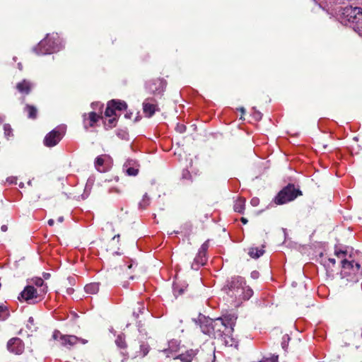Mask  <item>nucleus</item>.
I'll return each mask as SVG.
<instances>
[{
	"instance_id": "1",
	"label": "nucleus",
	"mask_w": 362,
	"mask_h": 362,
	"mask_svg": "<svg viewBox=\"0 0 362 362\" xmlns=\"http://www.w3.org/2000/svg\"><path fill=\"white\" fill-rule=\"evenodd\" d=\"M223 291L237 305L250 299L253 294L252 288L246 285L244 278L241 276H234L228 280Z\"/></svg>"
},
{
	"instance_id": "2",
	"label": "nucleus",
	"mask_w": 362,
	"mask_h": 362,
	"mask_svg": "<svg viewBox=\"0 0 362 362\" xmlns=\"http://www.w3.org/2000/svg\"><path fill=\"white\" fill-rule=\"evenodd\" d=\"M334 254L341 260V276L347 281L356 283L362 279V265L352 259L351 255L346 257V252L335 249Z\"/></svg>"
},
{
	"instance_id": "3",
	"label": "nucleus",
	"mask_w": 362,
	"mask_h": 362,
	"mask_svg": "<svg viewBox=\"0 0 362 362\" xmlns=\"http://www.w3.org/2000/svg\"><path fill=\"white\" fill-rule=\"evenodd\" d=\"M236 319L237 317L233 314L226 315L214 319L211 337L220 339L226 344H228L229 339H232L230 335L233 332Z\"/></svg>"
},
{
	"instance_id": "4",
	"label": "nucleus",
	"mask_w": 362,
	"mask_h": 362,
	"mask_svg": "<svg viewBox=\"0 0 362 362\" xmlns=\"http://www.w3.org/2000/svg\"><path fill=\"white\" fill-rule=\"evenodd\" d=\"M63 47L62 40L59 35L52 33L47 34L46 37L42 40L37 47L33 48V50L38 55H44L58 52Z\"/></svg>"
},
{
	"instance_id": "5",
	"label": "nucleus",
	"mask_w": 362,
	"mask_h": 362,
	"mask_svg": "<svg viewBox=\"0 0 362 362\" xmlns=\"http://www.w3.org/2000/svg\"><path fill=\"white\" fill-rule=\"evenodd\" d=\"M63 47L62 40L59 35L52 33L47 34L46 37L42 40L37 47L33 48V50L38 55H44L58 52Z\"/></svg>"
},
{
	"instance_id": "6",
	"label": "nucleus",
	"mask_w": 362,
	"mask_h": 362,
	"mask_svg": "<svg viewBox=\"0 0 362 362\" xmlns=\"http://www.w3.org/2000/svg\"><path fill=\"white\" fill-rule=\"evenodd\" d=\"M342 21L347 22L356 33L362 36V8L346 6L341 13Z\"/></svg>"
},
{
	"instance_id": "7",
	"label": "nucleus",
	"mask_w": 362,
	"mask_h": 362,
	"mask_svg": "<svg viewBox=\"0 0 362 362\" xmlns=\"http://www.w3.org/2000/svg\"><path fill=\"white\" fill-rule=\"evenodd\" d=\"M52 338L58 341L61 346L67 349H71L78 343L86 344L88 342L86 339L78 338L75 335L63 334L59 330H54Z\"/></svg>"
},
{
	"instance_id": "8",
	"label": "nucleus",
	"mask_w": 362,
	"mask_h": 362,
	"mask_svg": "<svg viewBox=\"0 0 362 362\" xmlns=\"http://www.w3.org/2000/svg\"><path fill=\"white\" fill-rule=\"evenodd\" d=\"M300 194L301 192L296 189L293 185L289 184L279 192L274 202L276 204H284L294 200Z\"/></svg>"
},
{
	"instance_id": "9",
	"label": "nucleus",
	"mask_w": 362,
	"mask_h": 362,
	"mask_svg": "<svg viewBox=\"0 0 362 362\" xmlns=\"http://www.w3.org/2000/svg\"><path fill=\"white\" fill-rule=\"evenodd\" d=\"M66 131L64 125L58 126L46 135L44 144L46 146L52 147L56 146L62 139Z\"/></svg>"
},
{
	"instance_id": "10",
	"label": "nucleus",
	"mask_w": 362,
	"mask_h": 362,
	"mask_svg": "<svg viewBox=\"0 0 362 362\" xmlns=\"http://www.w3.org/2000/svg\"><path fill=\"white\" fill-rule=\"evenodd\" d=\"M209 247V240L205 241L199 249L198 253L194 259L192 263V269L194 270H198L202 266H204L207 260L208 257L206 252Z\"/></svg>"
},
{
	"instance_id": "11",
	"label": "nucleus",
	"mask_w": 362,
	"mask_h": 362,
	"mask_svg": "<svg viewBox=\"0 0 362 362\" xmlns=\"http://www.w3.org/2000/svg\"><path fill=\"white\" fill-rule=\"evenodd\" d=\"M166 83L163 79L157 78L149 81L146 84V90L154 95L161 94L165 88Z\"/></svg>"
},
{
	"instance_id": "12",
	"label": "nucleus",
	"mask_w": 362,
	"mask_h": 362,
	"mask_svg": "<svg viewBox=\"0 0 362 362\" xmlns=\"http://www.w3.org/2000/svg\"><path fill=\"white\" fill-rule=\"evenodd\" d=\"M143 111L146 117H152L156 111H158L156 100L153 98H146L143 103Z\"/></svg>"
},
{
	"instance_id": "13",
	"label": "nucleus",
	"mask_w": 362,
	"mask_h": 362,
	"mask_svg": "<svg viewBox=\"0 0 362 362\" xmlns=\"http://www.w3.org/2000/svg\"><path fill=\"white\" fill-rule=\"evenodd\" d=\"M8 350L15 354H21L24 350V344L20 338L14 337L7 343Z\"/></svg>"
},
{
	"instance_id": "14",
	"label": "nucleus",
	"mask_w": 362,
	"mask_h": 362,
	"mask_svg": "<svg viewBox=\"0 0 362 362\" xmlns=\"http://www.w3.org/2000/svg\"><path fill=\"white\" fill-rule=\"evenodd\" d=\"M199 321L200 322V328L202 332L204 334L211 337V332H213L214 320L209 317H206L204 315H199Z\"/></svg>"
},
{
	"instance_id": "15",
	"label": "nucleus",
	"mask_w": 362,
	"mask_h": 362,
	"mask_svg": "<svg viewBox=\"0 0 362 362\" xmlns=\"http://www.w3.org/2000/svg\"><path fill=\"white\" fill-rule=\"evenodd\" d=\"M37 291L32 286H27L23 291L21 292L18 299L20 300H24L26 302L30 303L31 300L37 298Z\"/></svg>"
},
{
	"instance_id": "16",
	"label": "nucleus",
	"mask_w": 362,
	"mask_h": 362,
	"mask_svg": "<svg viewBox=\"0 0 362 362\" xmlns=\"http://www.w3.org/2000/svg\"><path fill=\"white\" fill-rule=\"evenodd\" d=\"M198 349H189L174 357V359H180L182 362H192L197 355Z\"/></svg>"
},
{
	"instance_id": "17",
	"label": "nucleus",
	"mask_w": 362,
	"mask_h": 362,
	"mask_svg": "<svg viewBox=\"0 0 362 362\" xmlns=\"http://www.w3.org/2000/svg\"><path fill=\"white\" fill-rule=\"evenodd\" d=\"M100 116L96 114L95 112H91L88 114V118H86V115H83V122L84 127L86 129H88V126L93 127L94 124L98 121Z\"/></svg>"
},
{
	"instance_id": "18",
	"label": "nucleus",
	"mask_w": 362,
	"mask_h": 362,
	"mask_svg": "<svg viewBox=\"0 0 362 362\" xmlns=\"http://www.w3.org/2000/svg\"><path fill=\"white\" fill-rule=\"evenodd\" d=\"M32 88H33V84L27 80H23L21 82L17 83V85H16L17 90L21 93L25 94V95L29 94Z\"/></svg>"
},
{
	"instance_id": "19",
	"label": "nucleus",
	"mask_w": 362,
	"mask_h": 362,
	"mask_svg": "<svg viewBox=\"0 0 362 362\" xmlns=\"http://www.w3.org/2000/svg\"><path fill=\"white\" fill-rule=\"evenodd\" d=\"M180 343L177 340L173 339L169 341L168 348L163 350L167 354V356H170V354L177 351Z\"/></svg>"
},
{
	"instance_id": "20",
	"label": "nucleus",
	"mask_w": 362,
	"mask_h": 362,
	"mask_svg": "<svg viewBox=\"0 0 362 362\" xmlns=\"http://www.w3.org/2000/svg\"><path fill=\"white\" fill-rule=\"evenodd\" d=\"M33 282L36 286L40 288V293L45 294L47 292V286L45 284L42 279L37 277L33 279Z\"/></svg>"
},
{
	"instance_id": "21",
	"label": "nucleus",
	"mask_w": 362,
	"mask_h": 362,
	"mask_svg": "<svg viewBox=\"0 0 362 362\" xmlns=\"http://www.w3.org/2000/svg\"><path fill=\"white\" fill-rule=\"evenodd\" d=\"M84 290L88 294H95L99 291V284L94 282L86 284L84 287Z\"/></svg>"
},
{
	"instance_id": "22",
	"label": "nucleus",
	"mask_w": 362,
	"mask_h": 362,
	"mask_svg": "<svg viewBox=\"0 0 362 362\" xmlns=\"http://www.w3.org/2000/svg\"><path fill=\"white\" fill-rule=\"evenodd\" d=\"M245 199L239 198L234 204V210L236 212L243 214L245 210Z\"/></svg>"
},
{
	"instance_id": "23",
	"label": "nucleus",
	"mask_w": 362,
	"mask_h": 362,
	"mask_svg": "<svg viewBox=\"0 0 362 362\" xmlns=\"http://www.w3.org/2000/svg\"><path fill=\"white\" fill-rule=\"evenodd\" d=\"M264 252V250L262 248H258V247H251L249 250V255L252 258H259L260 256H262Z\"/></svg>"
},
{
	"instance_id": "24",
	"label": "nucleus",
	"mask_w": 362,
	"mask_h": 362,
	"mask_svg": "<svg viewBox=\"0 0 362 362\" xmlns=\"http://www.w3.org/2000/svg\"><path fill=\"white\" fill-rule=\"evenodd\" d=\"M112 104H113V107L115 110H125L127 107V105L124 101L112 100Z\"/></svg>"
},
{
	"instance_id": "25",
	"label": "nucleus",
	"mask_w": 362,
	"mask_h": 362,
	"mask_svg": "<svg viewBox=\"0 0 362 362\" xmlns=\"http://www.w3.org/2000/svg\"><path fill=\"white\" fill-rule=\"evenodd\" d=\"M113 104H112V101H110L107 103V106L106 107V110L105 111V115L107 117H112L114 115H116L115 113V109L113 107Z\"/></svg>"
},
{
	"instance_id": "26",
	"label": "nucleus",
	"mask_w": 362,
	"mask_h": 362,
	"mask_svg": "<svg viewBox=\"0 0 362 362\" xmlns=\"http://www.w3.org/2000/svg\"><path fill=\"white\" fill-rule=\"evenodd\" d=\"M25 110L28 112L29 118H31V119L36 118L37 109L34 106L27 105L25 106Z\"/></svg>"
},
{
	"instance_id": "27",
	"label": "nucleus",
	"mask_w": 362,
	"mask_h": 362,
	"mask_svg": "<svg viewBox=\"0 0 362 362\" xmlns=\"http://www.w3.org/2000/svg\"><path fill=\"white\" fill-rule=\"evenodd\" d=\"M150 204V198L147 193L144 194L141 201L139 204V206L141 209H145Z\"/></svg>"
},
{
	"instance_id": "28",
	"label": "nucleus",
	"mask_w": 362,
	"mask_h": 362,
	"mask_svg": "<svg viewBox=\"0 0 362 362\" xmlns=\"http://www.w3.org/2000/svg\"><path fill=\"white\" fill-rule=\"evenodd\" d=\"M106 157H107V156L102 155V156H99L96 158V159L95 160V166L98 170H99V171L103 170L100 169V167H102L103 165V163L105 161V158H106Z\"/></svg>"
},
{
	"instance_id": "29",
	"label": "nucleus",
	"mask_w": 362,
	"mask_h": 362,
	"mask_svg": "<svg viewBox=\"0 0 362 362\" xmlns=\"http://www.w3.org/2000/svg\"><path fill=\"white\" fill-rule=\"evenodd\" d=\"M123 170L129 176H136L139 172V166L123 168Z\"/></svg>"
},
{
	"instance_id": "30",
	"label": "nucleus",
	"mask_w": 362,
	"mask_h": 362,
	"mask_svg": "<svg viewBox=\"0 0 362 362\" xmlns=\"http://www.w3.org/2000/svg\"><path fill=\"white\" fill-rule=\"evenodd\" d=\"M145 310V305L144 303L139 302L137 303V306L136 308H134V310L133 312V315L138 317L141 313H143L144 310Z\"/></svg>"
},
{
	"instance_id": "31",
	"label": "nucleus",
	"mask_w": 362,
	"mask_h": 362,
	"mask_svg": "<svg viewBox=\"0 0 362 362\" xmlns=\"http://www.w3.org/2000/svg\"><path fill=\"white\" fill-rule=\"evenodd\" d=\"M115 344L120 349H124L127 346L124 337L122 334L117 336Z\"/></svg>"
},
{
	"instance_id": "32",
	"label": "nucleus",
	"mask_w": 362,
	"mask_h": 362,
	"mask_svg": "<svg viewBox=\"0 0 362 362\" xmlns=\"http://www.w3.org/2000/svg\"><path fill=\"white\" fill-rule=\"evenodd\" d=\"M8 315L7 308L3 305H0V320H4Z\"/></svg>"
},
{
	"instance_id": "33",
	"label": "nucleus",
	"mask_w": 362,
	"mask_h": 362,
	"mask_svg": "<svg viewBox=\"0 0 362 362\" xmlns=\"http://www.w3.org/2000/svg\"><path fill=\"white\" fill-rule=\"evenodd\" d=\"M139 166L137 161L134 159H127L123 165V168Z\"/></svg>"
},
{
	"instance_id": "34",
	"label": "nucleus",
	"mask_w": 362,
	"mask_h": 362,
	"mask_svg": "<svg viewBox=\"0 0 362 362\" xmlns=\"http://www.w3.org/2000/svg\"><path fill=\"white\" fill-rule=\"evenodd\" d=\"M140 351L142 353V356H145L148 354L149 351V346L146 344H141L140 345Z\"/></svg>"
},
{
	"instance_id": "35",
	"label": "nucleus",
	"mask_w": 362,
	"mask_h": 362,
	"mask_svg": "<svg viewBox=\"0 0 362 362\" xmlns=\"http://www.w3.org/2000/svg\"><path fill=\"white\" fill-rule=\"evenodd\" d=\"M289 339L290 338L288 335H284L283 337L281 346L284 349H285L287 347Z\"/></svg>"
},
{
	"instance_id": "36",
	"label": "nucleus",
	"mask_w": 362,
	"mask_h": 362,
	"mask_svg": "<svg viewBox=\"0 0 362 362\" xmlns=\"http://www.w3.org/2000/svg\"><path fill=\"white\" fill-rule=\"evenodd\" d=\"M4 130L6 136H9L11 135L12 129L9 124H4Z\"/></svg>"
},
{
	"instance_id": "37",
	"label": "nucleus",
	"mask_w": 362,
	"mask_h": 362,
	"mask_svg": "<svg viewBox=\"0 0 362 362\" xmlns=\"http://www.w3.org/2000/svg\"><path fill=\"white\" fill-rule=\"evenodd\" d=\"M117 135L122 139H126L127 137V134L125 131L123 130H117Z\"/></svg>"
},
{
	"instance_id": "38",
	"label": "nucleus",
	"mask_w": 362,
	"mask_h": 362,
	"mask_svg": "<svg viewBox=\"0 0 362 362\" xmlns=\"http://www.w3.org/2000/svg\"><path fill=\"white\" fill-rule=\"evenodd\" d=\"M175 129L179 133H184L186 130V127L184 124H178L176 126Z\"/></svg>"
},
{
	"instance_id": "39",
	"label": "nucleus",
	"mask_w": 362,
	"mask_h": 362,
	"mask_svg": "<svg viewBox=\"0 0 362 362\" xmlns=\"http://www.w3.org/2000/svg\"><path fill=\"white\" fill-rule=\"evenodd\" d=\"M190 173L188 170H183L182 173V177L185 180H190Z\"/></svg>"
},
{
	"instance_id": "40",
	"label": "nucleus",
	"mask_w": 362,
	"mask_h": 362,
	"mask_svg": "<svg viewBox=\"0 0 362 362\" xmlns=\"http://www.w3.org/2000/svg\"><path fill=\"white\" fill-rule=\"evenodd\" d=\"M6 182L9 184H17V177H9L6 179Z\"/></svg>"
},
{
	"instance_id": "41",
	"label": "nucleus",
	"mask_w": 362,
	"mask_h": 362,
	"mask_svg": "<svg viewBox=\"0 0 362 362\" xmlns=\"http://www.w3.org/2000/svg\"><path fill=\"white\" fill-rule=\"evenodd\" d=\"M250 204L253 206H257L259 205V199L257 198V197H253L251 200H250Z\"/></svg>"
},
{
	"instance_id": "42",
	"label": "nucleus",
	"mask_w": 362,
	"mask_h": 362,
	"mask_svg": "<svg viewBox=\"0 0 362 362\" xmlns=\"http://www.w3.org/2000/svg\"><path fill=\"white\" fill-rule=\"evenodd\" d=\"M254 116H255V119L257 120H259L262 118V115L259 112H255Z\"/></svg>"
},
{
	"instance_id": "43",
	"label": "nucleus",
	"mask_w": 362,
	"mask_h": 362,
	"mask_svg": "<svg viewBox=\"0 0 362 362\" xmlns=\"http://www.w3.org/2000/svg\"><path fill=\"white\" fill-rule=\"evenodd\" d=\"M44 279H48L50 277V274L44 272L42 274Z\"/></svg>"
},
{
	"instance_id": "44",
	"label": "nucleus",
	"mask_w": 362,
	"mask_h": 362,
	"mask_svg": "<svg viewBox=\"0 0 362 362\" xmlns=\"http://www.w3.org/2000/svg\"><path fill=\"white\" fill-rule=\"evenodd\" d=\"M132 115V112H127V113L125 114L124 117H125L127 119H131Z\"/></svg>"
},
{
	"instance_id": "45",
	"label": "nucleus",
	"mask_w": 362,
	"mask_h": 362,
	"mask_svg": "<svg viewBox=\"0 0 362 362\" xmlns=\"http://www.w3.org/2000/svg\"><path fill=\"white\" fill-rule=\"evenodd\" d=\"M47 223L49 226H52L54 223V221L53 219H49Z\"/></svg>"
},
{
	"instance_id": "46",
	"label": "nucleus",
	"mask_w": 362,
	"mask_h": 362,
	"mask_svg": "<svg viewBox=\"0 0 362 362\" xmlns=\"http://www.w3.org/2000/svg\"><path fill=\"white\" fill-rule=\"evenodd\" d=\"M115 120H116L115 118L113 117V118L109 119V122L112 125H114V123L115 122Z\"/></svg>"
},
{
	"instance_id": "47",
	"label": "nucleus",
	"mask_w": 362,
	"mask_h": 362,
	"mask_svg": "<svg viewBox=\"0 0 362 362\" xmlns=\"http://www.w3.org/2000/svg\"><path fill=\"white\" fill-rule=\"evenodd\" d=\"M1 230H2V231L5 232V231H6V230H7V226H5V225H3V226H1Z\"/></svg>"
},
{
	"instance_id": "48",
	"label": "nucleus",
	"mask_w": 362,
	"mask_h": 362,
	"mask_svg": "<svg viewBox=\"0 0 362 362\" xmlns=\"http://www.w3.org/2000/svg\"><path fill=\"white\" fill-rule=\"evenodd\" d=\"M58 222L59 223H62L64 221V217L63 216H59L57 219Z\"/></svg>"
},
{
	"instance_id": "49",
	"label": "nucleus",
	"mask_w": 362,
	"mask_h": 362,
	"mask_svg": "<svg viewBox=\"0 0 362 362\" xmlns=\"http://www.w3.org/2000/svg\"><path fill=\"white\" fill-rule=\"evenodd\" d=\"M241 221H242L244 224H245V223H247V220L245 218H243V217L241 218Z\"/></svg>"
},
{
	"instance_id": "50",
	"label": "nucleus",
	"mask_w": 362,
	"mask_h": 362,
	"mask_svg": "<svg viewBox=\"0 0 362 362\" xmlns=\"http://www.w3.org/2000/svg\"><path fill=\"white\" fill-rule=\"evenodd\" d=\"M329 261L332 264H335V259H333V258H329Z\"/></svg>"
},
{
	"instance_id": "51",
	"label": "nucleus",
	"mask_w": 362,
	"mask_h": 362,
	"mask_svg": "<svg viewBox=\"0 0 362 362\" xmlns=\"http://www.w3.org/2000/svg\"><path fill=\"white\" fill-rule=\"evenodd\" d=\"M73 291H74V289L71 288H69L67 289V293L69 294H71Z\"/></svg>"
},
{
	"instance_id": "52",
	"label": "nucleus",
	"mask_w": 362,
	"mask_h": 362,
	"mask_svg": "<svg viewBox=\"0 0 362 362\" xmlns=\"http://www.w3.org/2000/svg\"><path fill=\"white\" fill-rule=\"evenodd\" d=\"M257 272H252V276L253 278H256V277H257Z\"/></svg>"
},
{
	"instance_id": "53",
	"label": "nucleus",
	"mask_w": 362,
	"mask_h": 362,
	"mask_svg": "<svg viewBox=\"0 0 362 362\" xmlns=\"http://www.w3.org/2000/svg\"><path fill=\"white\" fill-rule=\"evenodd\" d=\"M33 321H34L33 317H30L29 319H28V322H30V323H33Z\"/></svg>"
},
{
	"instance_id": "54",
	"label": "nucleus",
	"mask_w": 362,
	"mask_h": 362,
	"mask_svg": "<svg viewBox=\"0 0 362 362\" xmlns=\"http://www.w3.org/2000/svg\"><path fill=\"white\" fill-rule=\"evenodd\" d=\"M4 120V117L0 115V124L2 123Z\"/></svg>"
},
{
	"instance_id": "55",
	"label": "nucleus",
	"mask_w": 362,
	"mask_h": 362,
	"mask_svg": "<svg viewBox=\"0 0 362 362\" xmlns=\"http://www.w3.org/2000/svg\"><path fill=\"white\" fill-rule=\"evenodd\" d=\"M240 112H241L243 114H244V113H245V108H244V107H240Z\"/></svg>"
},
{
	"instance_id": "56",
	"label": "nucleus",
	"mask_w": 362,
	"mask_h": 362,
	"mask_svg": "<svg viewBox=\"0 0 362 362\" xmlns=\"http://www.w3.org/2000/svg\"><path fill=\"white\" fill-rule=\"evenodd\" d=\"M18 69H19L20 70H22V64H21V63H18Z\"/></svg>"
},
{
	"instance_id": "57",
	"label": "nucleus",
	"mask_w": 362,
	"mask_h": 362,
	"mask_svg": "<svg viewBox=\"0 0 362 362\" xmlns=\"http://www.w3.org/2000/svg\"><path fill=\"white\" fill-rule=\"evenodd\" d=\"M18 185H19V187L21 188H23L24 187V183L23 182H20Z\"/></svg>"
},
{
	"instance_id": "58",
	"label": "nucleus",
	"mask_w": 362,
	"mask_h": 362,
	"mask_svg": "<svg viewBox=\"0 0 362 362\" xmlns=\"http://www.w3.org/2000/svg\"><path fill=\"white\" fill-rule=\"evenodd\" d=\"M119 237V235H115V236L113 238V239H115V238H118Z\"/></svg>"
},
{
	"instance_id": "59",
	"label": "nucleus",
	"mask_w": 362,
	"mask_h": 362,
	"mask_svg": "<svg viewBox=\"0 0 362 362\" xmlns=\"http://www.w3.org/2000/svg\"><path fill=\"white\" fill-rule=\"evenodd\" d=\"M183 293V290H182V289L180 290V291H179V294H181V293Z\"/></svg>"
},
{
	"instance_id": "60",
	"label": "nucleus",
	"mask_w": 362,
	"mask_h": 362,
	"mask_svg": "<svg viewBox=\"0 0 362 362\" xmlns=\"http://www.w3.org/2000/svg\"><path fill=\"white\" fill-rule=\"evenodd\" d=\"M28 184L29 185H31V181H30V180H29V181L28 182Z\"/></svg>"
},
{
	"instance_id": "61",
	"label": "nucleus",
	"mask_w": 362,
	"mask_h": 362,
	"mask_svg": "<svg viewBox=\"0 0 362 362\" xmlns=\"http://www.w3.org/2000/svg\"><path fill=\"white\" fill-rule=\"evenodd\" d=\"M115 191L116 192H117V193L119 192V190H118V189H115Z\"/></svg>"
},
{
	"instance_id": "62",
	"label": "nucleus",
	"mask_w": 362,
	"mask_h": 362,
	"mask_svg": "<svg viewBox=\"0 0 362 362\" xmlns=\"http://www.w3.org/2000/svg\"><path fill=\"white\" fill-rule=\"evenodd\" d=\"M173 233H177L176 231H173V233H171L170 234H173Z\"/></svg>"
}]
</instances>
